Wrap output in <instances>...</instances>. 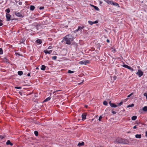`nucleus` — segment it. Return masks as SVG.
<instances>
[{"instance_id": "obj_1", "label": "nucleus", "mask_w": 147, "mask_h": 147, "mask_svg": "<svg viewBox=\"0 0 147 147\" xmlns=\"http://www.w3.org/2000/svg\"><path fill=\"white\" fill-rule=\"evenodd\" d=\"M73 39L72 36L71 35H67L65 36L63 38V39L62 41V42H65V43L67 45H70L71 42L73 41Z\"/></svg>"}, {"instance_id": "obj_2", "label": "nucleus", "mask_w": 147, "mask_h": 147, "mask_svg": "<svg viewBox=\"0 0 147 147\" xmlns=\"http://www.w3.org/2000/svg\"><path fill=\"white\" fill-rule=\"evenodd\" d=\"M115 143H119L123 144H127V141L126 140L120 138H117L115 141Z\"/></svg>"}, {"instance_id": "obj_3", "label": "nucleus", "mask_w": 147, "mask_h": 147, "mask_svg": "<svg viewBox=\"0 0 147 147\" xmlns=\"http://www.w3.org/2000/svg\"><path fill=\"white\" fill-rule=\"evenodd\" d=\"M136 74L138 75L139 77H140L143 75V72L141 70L139 69Z\"/></svg>"}, {"instance_id": "obj_4", "label": "nucleus", "mask_w": 147, "mask_h": 147, "mask_svg": "<svg viewBox=\"0 0 147 147\" xmlns=\"http://www.w3.org/2000/svg\"><path fill=\"white\" fill-rule=\"evenodd\" d=\"M15 13L16 15L18 17L23 18V17L22 14L19 12L16 11L15 12Z\"/></svg>"}, {"instance_id": "obj_5", "label": "nucleus", "mask_w": 147, "mask_h": 147, "mask_svg": "<svg viewBox=\"0 0 147 147\" xmlns=\"http://www.w3.org/2000/svg\"><path fill=\"white\" fill-rule=\"evenodd\" d=\"M87 63H88V61H82L79 62V63L81 65H86Z\"/></svg>"}, {"instance_id": "obj_6", "label": "nucleus", "mask_w": 147, "mask_h": 147, "mask_svg": "<svg viewBox=\"0 0 147 147\" xmlns=\"http://www.w3.org/2000/svg\"><path fill=\"white\" fill-rule=\"evenodd\" d=\"M7 21H9L10 20L11 16L9 14L7 13L6 15Z\"/></svg>"}, {"instance_id": "obj_7", "label": "nucleus", "mask_w": 147, "mask_h": 147, "mask_svg": "<svg viewBox=\"0 0 147 147\" xmlns=\"http://www.w3.org/2000/svg\"><path fill=\"white\" fill-rule=\"evenodd\" d=\"M109 104L110 106L116 108L117 107V105L114 104V103H111V101H110L109 102Z\"/></svg>"}, {"instance_id": "obj_8", "label": "nucleus", "mask_w": 147, "mask_h": 147, "mask_svg": "<svg viewBox=\"0 0 147 147\" xmlns=\"http://www.w3.org/2000/svg\"><path fill=\"white\" fill-rule=\"evenodd\" d=\"M111 5L115 6H117L118 7H120L119 5L117 3L115 2H113V1L111 2Z\"/></svg>"}, {"instance_id": "obj_9", "label": "nucleus", "mask_w": 147, "mask_h": 147, "mask_svg": "<svg viewBox=\"0 0 147 147\" xmlns=\"http://www.w3.org/2000/svg\"><path fill=\"white\" fill-rule=\"evenodd\" d=\"M84 28V27L83 26H82V27L80 26H79L78 27V31H80V32L81 33L82 32V30L83 28Z\"/></svg>"}, {"instance_id": "obj_10", "label": "nucleus", "mask_w": 147, "mask_h": 147, "mask_svg": "<svg viewBox=\"0 0 147 147\" xmlns=\"http://www.w3.org/2000/svg\"><path fill=\"white\" fill-rule=\"evenodd\" d=\"M52 51L51 50L49 51H48L47 50H45L43 51V52L45 54H51L52 53Z\"/></svg>"}, {"instance_id": "obj_11", "label": "nucleus", "mask_w": 147, "mask_h": 147, "mask_svg": "<svg viewBox=\"0 0 147 147\" xmlns=\"http://www.w3.org/2000/svg\"><path fill=\"white\" fill-rule=\"evenodd\" d=\"M82 120H84L86 119V115L85 113L83 114L82 115Z\"/></svg>"}, {"instance_id": "obj_12", "label": "nucleus", "mask_w": 147, "mask_h": 147, "mask_svg": "<svg viewBox=\"0 0 147 147\" xmlns=\"http://www.w3.org/2000/svg\"><path fill=\"white\" fill-rule=\"evenodd\" d=\"M6 144L7 145H10L11 146H12L13 144L9 140H8L6 142Z\"/></svg>"}, {"instance_id": "obj_13", "label": "nucleus", "mask_w": 147, "mask_h": 147, "mask_svg": "<svg viewBox=\"0 0 147 147\" xmlns=\"http://www.w3.org/2000/svg\"><path fill=\"white\" fill-rule=\"evenodd\" d=\"M123 67L125 68H127L129 69H131V67L129 66H128V65H126V64H124L123 65Z\"/></svg>"}, {"instance_id": "obj_14", "label": "nucleus", "mask_w": 147, "mask_h": 147, "mask_svg": "<svg viewBox=\"0 0 147 147\" xmlns=\"http://www.w3.org/2000/svg\"><path fill=\"white\" fill-rule=\"evenodd\" d=\"M36 42L38 44H40L42 43V41L40 39H37L36 41Z\"/></svg>"}, {"instance_id": "obj_15", "label": "nucleus", "mask_w": 147, "mask_h": 147, "mask_svg": "<svg viewBox=\"0 0 147 147\" xmlns=\"http://www.w3.org/2000/svg\"><path fill=\"white\" fill-rule=\"evenodd\" d=\"M46 68V66L44 65H41L40 69L43 71L45 70Z\"/></svg>"}, {"instance_id": "obj_16", "label": "nucleus", "mask_w": 147, "mask_h": 147, "mask_svg": "<svg viewBox=\"0 0 147 147\" xmlns=\"http://www.w3.org/2000/svg\"><path fill=\"white\" fill-rule=\"evenodd\" d=\"M108 4H111V2L112 1H110L109 0H104Z\"/></svg>"}, {"instance_id": "obj_17", "label": "nucleus", "mask_w": 147, "mask_h": 147, "mask_svg": "<svg viewBox=\"0 0 147 147\" xmlns=\"http://www.w3.org/2000/svg\"><path fill=\"white\" fill-rule=\"evenodd\" d=\"M51 98L50 97H47L46 99L44 100L43 101V102H45L49 101L50 100Z\"/></svg>"}, {"instance_id": "obj_18", "label": "nucleus", "mask_w": 147, "mask_h": 147, "mask_svg": "<svg viewBox=\"0 0 147 147\" xmlns=\"http://www.w3.org/2000/svg\"><path fill=\"white\" fill-rule=\"evenodd\" d=\"M91 5L92 6L94 7V9L95 10H96L97 11H98L99 10V9L98 8V7H97V6H94V5Z\"/></svg>"}, {"instance_id": "obj_19", "label": "nucleus", "mask_w": 147, "mask_h": 147, "mask_svg": "<svg viewBox=\"0 0 147 147\" xmlns=\"http://www.w3.org/2000/svg\"><path fill=\"white\" fill-rule=\"evenodd\" d=\"M84 144V143L83 142H82L81 143L79 142L78 144V146H80L83 145Z\"/></svg>"}, {"instance_id": "obj_20", "label": "nucleus", "mask_w": 147, "mask_h": 147, "mask_svg": "<svg viewBox=\"0 0 147 147\" xmlns=\"http://www.w3.org/2000/svg\"><path fill=\"white\" fill-rule=\"evenodd\" d=\"M142 110L144 111H147V106H145L144 107Z\"/></svg>"}, {"instance_id": "obj_21", "label": "nucleus", "mask_w": 147, "mask_h": 147, "mask_svg": "<svg viewBox=\"0 0 147 147\" xmlns=\"http://www.w3.org/2000/svg\"><path fill=\"white\" fill-rule=\"evenodd\" d=\"M135 137L137 138H141V135L140 134H136L135 135Z\"/></svg>"}, {"instance_id": "obj_22", "label": "nucleus", "mask_w": 147, "mask_h": 147, "mask_svg": "<svg viewBox=\"0 0 147 147\" xmlns=\"http://www.w3.org/2000/svg\"><path fill=\"white\" fill-rule=\"evenodd\" d=\"M35 8V7L33 5H31L30 7V9L31 10H34Z\"/></svg>"}, {"instance_id": "obj_23", "label": "nucleus", "mask_w": 147, "mask_h": 147, "mask_svg": "<svg viewBox=\"0 0 147 147\" xmlns=\"http://www.w3.org/2000/svg\"><path fill=\"white\" fill-rule=\"evenodd\" d=\"M18 74L19 75L21 76L23 74V73L22 71H19L18 72Z\"/></svg>"}, {"instance_id": "obj_24", "label": "nucleus", "mask_w": 147, "mask_h": 147, "mask_svg": "<svg viewBox=\"0 0 147 147\" xmlns=\"http://www.w3.org/2000/svg\"><path fill=\"white\" fill-rule=\"evenodd\" d=\"M137 117L136 116H133L131 117V119L133 120H135L137 119Z\"/></svg>"}, {"instance_id": "obj_25", "label": "nucleus", "mask_w": 147, "mask_h": 147, "mask_svg": "<svg viewBox=\"0 0 147 147\" xmlns=\"http://www.w3.org/2000/svg\"><path fill=\"white\" fill-rule=\"evenodd\" d=\"M74 72V71H71L70 70H68V73L69 74H72Z\"/></svg>"}, {"instance_id": "obj_26", "label": "nucleus", "mask_w": 147, "mask_h": 147, "mask_svg": "<svg viewBox=\"0 0 147 147\" xmlns=\"http://www.w3.org/2000/svg\"><path fill=\"white\" fill-rule=\"evenodd\" d=\"M88 22L90 25H92L93 24V22L91 21H88Z\"/></svg>"}, {"instance_id": "obj_27", "label": "nucleus", "mask_w": 147, "mask_h": 147, "mask_svg": "<svg viewBox=\"0 0 147 147\" xmlns=\"http://www.w3.org/2000/svg\"><path fill=\"white\" fill-rule=\"evenodd\" d=\"M3 53V51L2 48H0V55H2Z\"/></svg>"}, {"instance_id": "obj_28", "label": "nucleus", "mask_w": 147, "mask_h": 147, "mask_svg": "<svg viewBox=\"0 0 147 147\" xmlns=\"http://www.w3.org/2000/svg\"><path fill=\"white\" fill-rule=\"evenodd\" d=\"M134 105L133 104H131V105H129L127 106V107H134Z\"/></svg>"}, {"instance_id": "obj_29", "label": "nucleus", "mask_w": 147, "mask_h": 147, "mask_svg": "<svg viewBox=\"0 0 147 147\" xmlns=\"http://www.w3.org/2000/svg\"><path fill=\"white\" fill-rule=\"evenodd\" d=\"M103 104L105 105H107L108 104V103L106 101H105L103 102Z\"/></svg>"}, {"instance_id": "obj_30", "label": "nucleus", "mask_w": 147, "mask_h": 147, "mask_svg": "<svg viewBox=\"0 0 147 147\" xmlns=\"http://www.w3.org/2000/svg\"><path fill=\"white\" fill-rule=\"evenodd\" d=\"M34 134L35 135V136H38V133L37 131H34Z\"/></svg>"}, {"instance_id": "obj_31", "label": "nucleus", "mask_w": 147, "mask_h": 147, "mask_svg": "<svg viewBox=\"0 0 147 147\" xmlns=\"http://www.w3.org/2000/svg\"><path fill=\"white\" fill-rule=\"evenodd\" d=\"M57 57L56 56H53L52 57V59H53V60H55L56 59H57Z\"/></svg>"}, {"instance_id": "obj_32", "label": "nucleus", "mask_w": 147, "mask_h": 147, "mask_svg": "<svg viewBox=\"0 0 147 147\" xmlns=\"http://www.w3.org/2000/svg\"><path fill=\"white\" fill-rule=\"evenodd\" d=\"M123 102L122 101L121 102H120L119 103H118V106H120L123 104Z\"/></svg>"}, {"instance_id": "obj_33", "label": "nucleus", "mask_w": 147, "mask_h": 147, "mask_svg": "<svg viewBox=\"0 0 147 147\" xmlns=\"http://www.w3.org/2000/svg\"><path fill=\"white\" fill-rule=\"evenodd\" d=\"M2 22V20L0 19V26H2L3 24Z\"/></svg>"}, {"instance_id": "obj_34", "label": "nucleus", "mask_w": 147, "mask_h": 147, "mask_svg": "<svg viewBox=\"0 0 147 147\" xmlns=\"http://www.w3.org/2000/svg\"><path fill=\"white\" fill-rule=\"evenodd\" d=\"M134 94L133 93H131V94L127 96V97L129 98L130 97L131 95H133Z\"/></svg>"}, {"instance_id": "obj_35", "label": "nucleus", "mask_w": 147, "mask_h": 147, "mask_svg": "<svg viewBox=\"0 0 147 147\" xmlns=\"http://www.w3.org/2000/svg\"><path fill=\"white\" fill-rule=\"evenodd\" d=\"M6 11L7 13H8L10 12V10L8 9H6Z\"/></svg>"}, {"instance_id": "obj_36", "label": "nucleus", "mask_w": 147, "mask_h": 147, "mask_svg": "<svg viewBox=\"0 0 147 147\" xmlns=\"http://www.w3.org/2000/svg\"><path fill=\"white\" fill-rule=\"evenodd\" d=\"M22 87H18V86H15V88L16 89H21Z\"/></svg>"}, {"instance_id": "obj_37", "label": "nucleus", "mask_w": 147, "mask_h": 147, "mask_svg": "<svg viewBox=\"0 0 147 147\" xmlns=\"http://www.w3.org/2000/svg\"><path fill=\"white\" fill-rule=\"evenodd\" d=\"M102 117L101 116H100L99 117L98 120L99 121H101V119L102 118Z\"/></svg>"}, {"instance_id": "obj_38", "label": "nucleus", "mask_w": 147, "mask_h": 147, "mask_svg": "<svg viewBox=\"0 0 147 147\" xmlns=\"http://www.w3.org/2000/svg\"><path fill=\"white\" fill-rule=\"evenodd\" d=\"M4 137L3 136L0 135V138L1 139H3L4 138Z\"/></svg>"}, {"instance_id": "obj_39", "label": "nucleus", "mask_w": 147, "mask_h": 147, "mask_svg": "<svg viewBox=\"0 0 147 147\" xmlns=\"http://www.w3.org/2000/svg\"><path fill=\"white\" fill-rule=\"evenodd\" d=\"M52 48V47L51 46H49L48 48V49H50Z\"/></svg>"}, {"instance_id": "obj_40", "label": "nucleus", "mask_w": 147, "mask_h": 147, "mask_svg": "<svg viewBox=\"0 0 147 147\" xmlns=\"http://www.w3.org/2000/svg\"><path fill=\"white\" fill-rule=\"evenodd\" d=\"M44 9V7H40L39 8V9L40 10L42 9Z\"/></svg>"}, {"instance_id": "obj_41", "label": "nucleus", "mask_w": 147, "mask_h": 147, "mask_svg": "<svg viewBox=\"0 0 147 147\" xmlns=\"http://www.w3.org/2000/svg\"><path fill=\"white\" fill-rule=\"evenodd\" d=\"M144 96H146V98L147 97V93H145L144 94Z\"/></svg>"}, {"instance_id": "obj_42", "label": "nucleus", "mask_w": 147, "mask_h": 147, "mask_svg": "<svg viewBox=\"0 0 147 147\" xmlns=\"http://www.w3.org/2000/svg\"><path fill=\"white\" fill-rule=\"evenodd\" d=\"M100 46L99 44L97 45V47L98 49L100 48Z\"/></svg>"}, {"instance_id": "obj_43", "label": "nucleus", "mask_w": 147, "mask_h": 147, "mask_svg": "<svg viewBox=\"0 0 147 147\" xmlns=\"http://www.w3.org/2000/svg\"><path fill=\"white\" fill-rule=\"evenodd\" d=\"M98 22V21H95L94 22H93V24H96Z\"/></svg>"}, {"instance_id": "obj_44", "label": "nucleus", "mask_w": 147, "mask_h": 147, "mask_svg": "<svg viewBox=\"0 0 147 147\" xmlns=\"http://www.w3.org/2000/svg\"><path fill=\"white\" fill-rule=\"evenodd\" d=\"M18 4L19 5H22V2H20L19 3H18Z\"/></svg>"}, {"instance_id": "obj_45", "label": "nucleus", "mask_w": 147, "mask_h": 147, "mask_svg": "<svg viewBox=\"0 0 147 147\" xmlns=\"http://www.w3.org/2000/svg\"><path fill=\"white\" fill-rule=\"evenodd\" d=\"M116 78H117L116 76H115L113 77V79H114V80H115L116 79Z\"/></svg>"}, {"instance_id": "obj_46", "label": "nucleus", "mask_w": 147, "mask_h": 147, "mask_svg": "<svg viewBox=\"0 0 147 147\" xmlns=\"http://www.w3.org/2000/svg\"><path fill=\"white\" fill-rule=\"evenodd\" d=\"M78 31V29L75 30H74V32L75 33H76Z\"/></svg>"}, {"instance_id": "obj_47", "label": "nucleus", "mask_w": 147, "mask_h": 147, "mask_svg": "<svg viewBox=\"0 0 147 147\" xmlns=\"http://www.w3.org/2000/svg\"><path fill=\"white\" fill-rule=\"evenodd\" d=\"M27 75V76H30V73H28Z\"/></svg>"}, {"instance_id": "obj_48", "label": "nucleus", "mask_w": 147, "mask_h": 147, "mask_svg": "<svg viewBox=\"0 0 147 147\" xmlns=\"http://www.w3.org/2000/svg\"><path fill=\"white\" fill-rule=\"evenodd\" d=\"M133 129H135L136 128V125H135L133 127Z\"/></svg>"}, {"instance_id": "obj_49", "label": "nucleus", "mask_w": 147, "mask_h": 147, "mask_svg": "<svg viewBox=\"0 0 147 147\" xmlns=\"http://www.w3.org/2000/svg\"><path fill=\"white\" fill-rule=\"evenodd\" d=\"M107 42H108V43H109V42H110V41H109V40H108V39H107Z\"/></svg>"}, {"instance_id": "obj_50", "label": "nucleus", "mask_w": 147, "mask_h": 147, "mask_svg": "<svg viewBox=\"0 0 147 147\" xmlns=\"http://www.w3.org/2000/svg\"><path fill=\"white\" fill-rule=\"evenodd\" d=\"M129 70H130L131 71H133V69H132L131 67V69H130Z\"/></svg>"}, {"instance_id": "obj_51", "label": "nucleus", "mask_w": 147, "mask_h": 147, "mask_svg": "<svg viewBox=\"0 0 147 147\" xmlns=\"http://www.w3.org/2000/svg\"><path fill=\"white\" fill-rule=\"evenodd\" d=\"M4 59H5V60H7V58L6 57H5L4 58Z\"/></svg>"}, {"instance_id": "obj_52", "label": "nucleus", "mask_w": 147, "mask_h": 147, "mask_svg": "<svg viewBox=\"0 0 147 147\" xmlns=\"http://www.w3.org/2000/svg\"><path fill=\"white\" fill-rule=\"evenodd\" d=\"M112 113H113L114 114H115L116 113L115 111H113Z\"/></svg>"}, {"instance_id": "obj_53", "label": "nucleus", "mask_w": 147, "mask_h": 147, "mask_svg": "<svg viewBox=\"0 0 147 147\" xmlns=\"http://www.w3.org/2000/svg\"><path fill=\"white\" fill-rule=\"evenodd\" d=\"M145 136L146 137H147V131H146V135Z\"/></svg>"}, {"instance_id": "obj_54", "label": "nucleus", "mask_w": 147, "mask_h": 147, "mask_svg": "<svg viewBox=\"0 0 147 147\" xmlns=\"http://www.w3.org/2000/svg\"><path fill=\"white\" fill-rule=\"evenodd\" d=\"M128 98H126L125 100V101H127L128 100Z\"/></svg>"}, {"instance_id": "obj_55", "label": "nucleus", "mask_w": 147, "mask_h": 147, "mask_svg": "<svg viewBox=\"0 0 147 147\" xmlns=\"http://www.w3.org/2000/svg\"><path fill=\"white\" fill-rule=\"evenodd\" d=\"M99 2L100 4H102V2L100 1Z\"/></svg>"}, {"instance_id": "obj_56", "label": "nucleus", "mask_w": 147, "mask_h": 147, "mask_svg": "<svg viewBox=\"0 0 147 147\" xmlns=\"http://www.w3.org/2000/svg\"><path fill=\"white\" fill-rule=\"evenodd\" d=\"M114 51H115V49H114Z\"/></svg>"}, {"instance_id": "obj_57", "label": "nucleus", "mask_w": 147, "mask_h": 147, "mask_svg": "<svg viewBox=\"0 0 147 147\" xmlns=\"http://www.w3.org/2000/svg\"><path fill=\"white\" fill-rule=\"evenodd\" d=\"M36 69H38V67H36Z\"/></svg>"}, {"instance_id": "obj_58", "label": "nucleus", "mask_w": 147, "mask_h": 147, "mask_svg": "<svg viewBox=\"0 0 147 147\" xmlns=\"http://www.w3.org/2000/svg\"><path fill=\"white\" fill-rule=\"evenodd\" d=\"M146 99L147 100V96L146 97Z\"/></svg>"}]
</instances>
